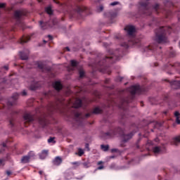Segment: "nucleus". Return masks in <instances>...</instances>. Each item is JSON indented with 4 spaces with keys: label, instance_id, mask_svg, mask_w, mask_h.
<instances>
[{
    "label": "nucleus",
    "instance_id": "f257e3e1",
    "mask_svg": "<svg viewBox=\"0 0 180 180\" xmlns=\"http://www.w3.org/2000/svg\"><path fill=\"white\" fill-rule=\"evenodd\" d=\"M173 28L169 26L160 27L155 30V41L148 46L144 49V51L147 53H153V54H158L161 52V46L158 44H164V43H168V34H171Z\"/></svg>",
    "mask_w": 180,
    "mask_h": 180
},
{
    "label": "nucleus",
    "instance_id": "f03ea898",
    "mask_svg": "<svg viewBox=\"0 0 180 180\" xmlns=\"http://www.w3.org/2000/svg\"><path fill=\"white\" fill-rule=\"evenodd\" d=\"M115 136H121L122 139L123 143H127L133 136H134V132L132 131L129 134H124V131L120 128V127H117L113 129H110L107 132H103L101 134V138L103 140H108L109 139H113Z\"/></svg>",
    "mask_w": 180,
    "mask_h": 180
},
{
    "label": "nucleus",
    "instance_id": "7ed1b4c3",
    "mask_svg": "<svg viewBox=\"0 0 180 180\" xmlns=\"http://www.w3.org/2000/svg\"><path fill=\"white\" fill-rule=\"evenodd\" d=\"M127 91L129 92V95L127 97H122L120 103L118 104V107L122 110H126V106L133 101L136 94H141L143 92V88L140 85L131 86Z\"/></svg>",
    "mask_w": 180,
    "mask_h": 180
},
{
    "label": "nucleus",
    "instance_id": "20e7f679",
    "mask_svg": "<svg viewBox=\"0 0 180 180\" xmlns=\"http://www.w3.org/2000/svg\"><path fill=\"white\" fill-rule=\"evenodd\" d=\"M18 98H19V94L18 93H15L13 94L10 100L7 101V107L5 106L4 103H1V105H0V109H8V112H10V116L8 117L10 127H15V120L16 119L18 112L11 110V107L13 106V105H16Z\"/></svg>",
    "mask_w": 180,
    "mask_h": 180
},
{
    "label": "nucleus",
    "instance_id": "39448f33",
    "mask_svg": "<svg viewBox=\"0 0 180 180\" xmlns=\"http://www.w3.org/2000/svg\"><path fill=\"white\" fill-rule=\"evenodd\" d=\"M101 113H102V109H101L99 107H96L93 110V112L86 114L85 116H82V114L79 112H75V117L77 122H78V120H81L82 124V122H84V119L85 118L88 119V117H90L91 115H100Z\"/></svg>",
    "mask_w": 180,
    "mask_h": 180
},
{
    "label": "nucleus",
    "instance_id": "423d86ee",
    "mask_svg": "<svg viewBox=\"0 0 180 180\" xmlns=\"http://www.w3.org/2000/svg\"><path fill=\"white\" fill-rule=\"evenodd\" d=\"M139 12L142 15H146L147 16H150L153 8H150L148 6V1H141L139 2Z\"/></svg>",
    "mask_w": 180,
    "mask_h": 180
},
{
    "label": "nucleus",
    "instance_id": "0eeeda50",
    "mask_svg": "<svg viewBox=\"0 0 180 180\" xmlns=\"http://www.w3.org/2000/svg\"><path fill=\"white\" fill-rule=\"evenodd\" d=\"M27 13L24 11L17 10L14 12L13 18L16 20V25L18 26H23V22H22V19H23V16H26Z\"/></svg>",
    "mask_w": 180,
    "mask_h": 180
},
{
    "label": "nucleus",
    "instance_id": "6e6552de",
    "mask_svg": "<svg viewBox=\"0 0 180 180\" xmlns=\"http://www.w3.org/2000/svg\"><path fill=\"white\" fill-rule=\"evenodd\" d=\"M108 60H110V63H115V61H118V60H120V55H116V53H115L111 56H105L103 62H98L97 64L98 67H105V63H106Z\"/></svg>",
    "mask_w": 180,
    "mask_h": 180
},
{
    "label": "nucleus",
    "instance_id": "1a4fd4ad",
    "mask_svg": "<svg viewBox=\"0 0 180 180\" xmlns=\"http://www.w3.org/2000/svg\"><path fill=\"white\" fill-rule=\"evenodd\" d=\"M23 120L25 127H27V124H30V123H33L36 120V116L32 112H25L23 115Z\"/></svg>",
    "mask_w": 180,
    "mask_h": 180
},
{
    "label": "nucleus",
    "instance_id": "9d476101",
    "mask_svg": "<svg viewBox=\"0 0 180 180\" xmlns=\"http://www.w3.org/2000/svg\"><path fill=\"white\" fill-rule=\"evenodd\" d=\"M154 146V141L148 140L146 144L145 145V148L148 151H150V150H153L154 154H158L161 153V148L159 146H155L154 148H152L151 146Z\"/></svg>",
    "mask_w": 180,
    "mask_h": 180
},
{
    "label": "nucleus",
    "instance_id": "9b49d317",
    "mask_svg": "<svg viewBox=\"0 0 180 180\" xmlns=\"http://www.w3.org/2000/svg\"><path fill=\"white\" fill-rule=\"evenodd\" d=\"M136 43L137 42H136L135 38L132 37V38H129L127 42H123L122 44H121V46L122 47H124L125 49H129V47H131V46H135Z\"/></svg>",
    "mask_w": 180,
    "mask_h": 180
},
{
    "label": "nucleus",
    "instance_id": "f8f14e48",
    "mask_svg": "<svg viewBox=\"0 0 180 180\" xmlns=\"http://www.w3.org/2000/svg\"><path fill=\"white\" fill-rule=\"evenodd\" d=\"M86 9V7L77 6L75 8H73V12L70 13V15L72 16V18H75V13H81V12L85 11Z\"/></svg>",
    "mask_w": 180,
    "mask_h": 180
},
{
    "label": "nucleus",
    "instance_id": "ddd939ff",
    "mask_svg": "<svg viewBox=\"0 0 180 180\" xmlns=\"http://www.w3.org/2000/svg\"><path fill=\"white\" fill-rule=\"evenodd\" d=\"M38 122L42 127L47 126L49 123V120L46 117V116H42L38 118Z\"/></svg>",
    "mask_w": 180,
    "mask_h": 180
},
{
    "label": "nucleus",
    "instance_id": "4468645a",
    "mask_svg": "<svg viewBox=\"0 0 180 180\" xmlns=\"http://www.w3.org/2000/svg\"><path fill=\"white\" fill-rule=\"evenodd\" d=\"M165 81H167L168 82H169V84L173 89H179V88H180V81L179 80L169 82L168 79H165Z\"/></svg>",
    "mask_w": 180,
    "mask_h": 180
},
{
    "label": "nucleus",
    "instance_id": "2eb2a0df",
    "mask_svg": "<svg viewBox=\"0 0 180 180\" xmlns=\"http://www.w3.org/2000/svg\"><path fill=\"white\" fill-rule=\"evenodd\" d=\"M124 30L127 31L128 36H133V33L136 32V28L133 25H127L125 28Z\"/></svg>",
    "mask_w": 180,
    "mask_h": 180
},
{
    "label": "nucleus",
    "instance_id": "dca6fc26",
    "mask_svg": "<svg viewBox=\"0 0 180 180\" xmlns=\"http://www.w3.org/2000/svg\"><path fill=\"white\" fill-rule=\"evenodd\" d=\"M53 86L54 89H56V91H57L58 92H60V91H61V89H63V84L59 81H56V82H53Z\"/></svg>",
    "mask_w": 180,
    "mask_h": 180
},
{
    "label": "nucleus",
    "instance_id": "f3484780",
    "mask_svg": "<svg viewBox=\"0 0 180 180\" xmlns=\"http://www.w3.org/2000/svg\"><path fill=\"white\" fill-rule=\"evenodd\" d=\"M52 162H53V165L58 167L59 165H61V164L63 162V159L60 157L57 156L53 159Z\"/></svg>",
    "mask_w": 180,
    "mask_h": 180
},
{
    "label": "nucleus",
    "instance_id": "a211bd4d",
    "mask_svg": "<svg viewBox=\"0 0 180 180\" xmlns=\"http://www.w3.org/2000/svg\"><path fill=\"white\" fill-rule=\"evenodd\" d=\"M30 40V36L23 35L22 37L20 38V44H25V43H27Z\"/></svg>",
    "mask_w": 180,
    "mask_h": 180
},
{
    "label": "nucleus",
    "instance_id": "6ab92c4d",
    "mask_svg": "<svg viewBox=\"0 0 180 180\" xmlns=\"http://www.w3.org/2000/svg\"><path fill=\"white\" fill-rule=\"evenodd\" d=\"M81 106H82V100L77 98L74 103V108L78 109V108H81Z\"/></svg>",
    "mask_w": 180,
    "mask_h": 180
},
{
    "label": "nucleus",
    "instance_id": "aec40b11",
    "mask_svg": "<svg viewBox=\"0 0 180 180\" xmlns=\"http://www.w3.org/2000/svg\"><path fill=\"white\" fill-rule=\"evenodd\" d=\"M21 164H29L30 162V158L27 155L22 156L20 160Z\"/></svg>",
    "mask_w": 180,
    "mask_h": 180
},
{
    "label": "nucleus",
    "instance_id": "412c9836",
    "mask_svg": "<svg viewBox=\"0 0 180 180\" xmlns=\"http://www.w3.org/2000/svg\"><path fill=\"white\" fill-rule=\"evenodd\" d=\"M47 155H49V150H44L40 153L39 158H41V160H44V158H46V157H47Z\"/></svg>",
    "mask_w": 180,
    "mask_h": 180
},
{
    "label": "nucleus",
    "instance_id": "4be33fe9",
    "mask_svg": "<svg viewBox=\"0 0 180 180\" xmlns=\"http://www.w3.org/2000/svg\"><path fill=\"white\" fill-rule=\"evenodd\" d=\"M20 57L21 60H27V58H29V55L25 52H20Z\"/></svg>",
    "mask_w": 180,
    "mask_h": 180
},
{
    "label": "nucleus",
    "instance_id": "5701e85b",
    "mask_svg": "<svg viewBox=\"0 0 180 180\" xmlns=\"http://www.w3.org/2000/svg\"><path fill=\"white\" fill-rule=\"evenodd\" d=\"M163 13H165L166 15V18H169V16H171V15H172V11H169V10H167L165 8H164L162 10Z\"/></svg>",
    "mask_w": 180,
    "mask_h": 180
},
{
    "label": "nucleus",
    "instance_id": "b1692460",
    "mask_svg": "<svg viewBox=\"0 0 180 180\" xmlns=\"http://www.w3.org/2000/svg\"><path fill=\"white\" fill-rule=\"evenodd\" d=\"M160 4H156L155 6H153V9H154L156 12V13H159L160 11Z\"/></svg>",
    "mask_w": 180,
    "mask_h": 180
},
{
    "label": "nucleus",
    "instance_id": "393cba45",
    "mask_svg": "<svg viewBox=\"0 0 180 180\" xmlns=\"http://www.w3.org/2000/svg\"><path fill=\"white\" fill-rule=\"evenodd\" d=\"M46 12L48 13V15H53V10L51 9V6L46 7Z\"/></svg>",
    "mask_w": 180,
    "mask_h": 180
},
{
    "label": "nucleus",
    "instance_id": "a878e982",
    "mask_svg": "<svg viewBox=\"0 0 180 180\" xmlns=\"http://www.w3.org/2000/svg\"><path fill=\"white\" fill-rule=\"evenodd\" d=\"M101 148L103 151H108L109 150V145H101Z\"/></svg>",
    "mask_w": 180,
    "mask_h": 180
},
{
    "label": "nucleus",
    "instance_id": "bb28decb",
    "mask_svg": "<svg viewBox=\"0 0 180 180\" xmlns=\"http://www.w3.org/2000/svg\"><path fill=\"white\" fill-rule=\"evenodd\" d=\"M75 154L77 155H79V157H82V155H84V150H82V148H79L78 153H76Z\"/></svg>",
    "mask_w": 180,
    "mask_h": 180
},
{
    "label": "nucleus",
    "instance_id": "cd10ccee",
    "mask_svg": "<svg viewBox=\"0 0 180 180\" xmlns=\"http://www.w3.org/2000/svg\"><path fill=\"white\" fill-rule=\"evenodd\" d=\"M79 78H84L85 77V72L84 70H79Z\"/></svg>",
    "mask_w": 180,
    "mask_h": 180
},
{
    "label": "nucleus",
    "instance_id": "c85d7f7f",
    "mask_svg": "<svg viewBox=\"0 0 180 180\" xmlns=\"http://www.w3.org/2000/svg\"><path fill=\"white\" fill-rule=\"evenodd\" d=\"M37 65H38V68H39V70H44V64L43 63V62H37Z\"/></svg>",
    "mask_w": 180,
    "mask_h": 180
},
{
    "label": "nucleus",
    "instance_id": "c756f323",
    "mask_svg": "<svg viewBox=\"0 0 180 180\" xmlns=\"http://www.w3.org/2000/svg\"><path fill=\"white\" fill-rule=\"evenodd\" d=\"M39 88V86H37V84H31V86H30V89H31V91H36V89H37Z\"/></svg>",
    "mask_w": 180,
    "mask_h": 180
},
{
    "label": "nucleus",
    "instance_id": "7c9ffc66",
    "mask_svg": "<svg viewBox=\"0 0 180 180\" xmlns=\"http://www.w3.org/2000/svg\"><path fill=\"white\" fill-rule=\"evenodd\" d=\"M27 155L29 157V158H30V160L31 158H34L35 154H34V152H33V151H30V152L27 153Z\"/></svg>",
    "mask_w": 180,
    "mask_h": 180
},
{
    "label": "nucleus",
    "instance_id": "2f4dec72",
    "mask_svg": "<svg viewBox=\"0 0 180 180\" xmlns=\"http://www.w3.org/2000/svg\"><path fill=\"white\" fill-rule=\"evenodd\" d=\"M96 11L98 13L102 12L103 11V5H100L98 7H97Z\"/></svg>",
    "mask_w": 180,
    "mask_h": 180
},
{
    "label": "nucleus",
    "instance_id": "473e14b6",
    "mask_svg": "<svg viewBox=\"0 0 180 180\" xmlns=\"http://www.w3.org/2000/svg\"><path fill=\"white\" fill-rule=\"evenodd\" d=\"M169 105L172 106V108H176L177 106L176 103H175L174 101H169Z\"/></svg>",
    "mask_w": 180,
    "mask_h": 180
},
{
    "label": "nucleus",
    "instance_id": "72a5a7b5",
    "mask_svg": "<svg viewBox=\"0 0 180 180\" xmlns=\"http://www.w3.org/2000/svg\"><path fill=\"white\" fill-rule=\"evenodd\" d=\"M70 64L72 67H77V65H78V62H77L76 60H71Z\"/></svg>",
    "mask_w": 180,
    "mask_h": 180
},
{
    "label": "nucleus",
    "instance_id": "f704fd0d",
    "mask_svg": "<svg viewBox=\"0 0 180 180\" xmlns=\"http://www.w3.org/2000/svg\"><path fill=\"white\" fill-rule=\"evenodd\" d=\"M173 68H175L176 70H179L180 68V63H175L174 65H172Z\"/></svg>",
    "mask_w": 180,
    "mask_h": 180
},
{
    "label": "nucleus",
    "instance_id": "c9c22d12",
    "mask_svg": "<svg viewBox=\"0 0 180 180\" xmlns=\"http://www.w3.org/2000/svg\"><path fill=\"white\" fill-rule=\"evenodd\" d=\"M5 165V160L4 159H0V167H4Z\"/></svg>",
    "mask_w": 180,
    "mask_h": 180
},
{
    "label": "nucleus",
    "instance_id": "e433bc0d",
    "mask_svg": "<svg viewBox=\"0 0 180 180\" xmlns=\"http://www.w3.org/2000/svg\"><path fill=\"white\" fill-rule=\"evenodd\" d=\"M44 25V22L43 21H39V26H41V29L43 30L46 29Z\"/></svg>",
    "mask_w": 180,
    "mask_h": 180
},
{
    "label": "nucleus",
    "instance_id": "4c0bfd02",
    "mask_svg": "<svg viewBox=\"0 0 180 180\" xmlns=\"http://www.w3.org/2000/svg\"><path fill=\"white\" fill-rule=\"evenodd\" d=\"M72 165H76V167H79V162H72Z\"/></svg>",
    "mask_w": 180,
    "mask_h": 180
},
{
    "label": "nucleus",
    "instance_id": "58836bf2",
    "mask_svg": "<svg viewBox=\"0 0 180 180\" xmlns=\"http://www.w3.org/2000/svg\"><path fill=\"white\" fill-rule=\"evenodd\" d=\"M48 143H56V141H54V138L51 137L48 139Z\"/></svg>",
    "mask_w": 180,
    "mask_h": 180
},
{
    "label": "nucleus",
    "instance_id": "ea45409f",
    "mask_svg": "<svg viewBox=\"0 0 180 180\" xmlns=\"http://www.w3.org/2000/svg\"><path fill=\"white\" fill-rule=\"evenodd\" d=\"M174 116H175L176 119V118H179V116H180L179 112L176 111V112H174Z\"/></svg>",
    "mask_w": 180,
    "mask_h": 180
},
{
    "label": "nucleus",
    "instance_id": "a19ab883",
    "mask_svg": "<svg viewBox=\"0 0 180 180\" xmlns=\"http://www.w3.org/2000/svg\"><path fill=\"white\" fill-rule=\"evenodd\" d=\"M110 5L111 6H115L116 5H119V2L118 1H114V2L111 3Z\"/></svg>",
    "mask_w": 180,
    "mask_h": 180
},
{
    "label": "nucleus",
    "instance_id": "79ce46f5",
    "mask_svg": "<svg viewBox=\"0 0 180 180\" xmlns=\"http://www.w3.org/2000/svg\"><path fill=\"white\" fill-rule=\"evenodd\" d=\"M6 6V4L5 3H0V8H4Z\"/></svg>",
    "mask_w": 180,
    "mask_h": 180
},
{
    "label": "nucleus",
    "instance_id": "37998d69",
    "mask_svg": "<svg viewBox=\"0 0 180 180\" xmlns=\"http://www.w3.org/2000/svg\"><path fill=\"white\" fill-rule=\"evenodd\" d=\"M22 96H26V95H27V92L26 91V90H24L22 93H21Z\"/></svg>",
    "mask_w": 180,
    "mask_h": 180
},
{
    "label": "nucleus",
    "instance_id": "c03bdc74",
    "mask_svg": "<svg viewBox=\"0 0 180 180\" xmlns=\"http://www.w3.org/2000/svg\"><path fill=\"white\" fill-rule=\"evenodd\" d=\"M122 80H123V77H118L116 79V81H120V82H122Z\"/></svg>",
    "mask_w": 180,
    "mask_h": 180
},
{
    "label": "nucleus",
    "instance_id": "a18cd8bd",
    "mask_svg": "<svg viewBox=\"0 0 180 180\" xmlns=\"http://www.w3.org/2000/svg\"><path fill=\"white\" fill-rule=\"evenodd\" d=\"M117 151H119V150H117L116 148L111 149V153H117Z\"/></svg>",
    "mask_w": 180,
    "mask_h": 180
},
{
    "label": "nucleus",
    "instance_id": "49530a36",
    "mask_svg": "<svg viewBox=\"0 0 180 180\" xmlns=\"http://www.w3.org/2000/svg\"><path fill=\"white\" fill-rule=\"evenodd\" d=\"M6 174L8 175V176L12 175V172L9 171V170H7L6 171Z\"/></svg>",
    "mask_w": 180,
    "mask_h": 180
},
{
    "label": "nucleus",
    "instance_id": "de8ad7c7",
    "mask_svg": "<svg viewBox=\"0 0 180 180\" xmlns=\"http://www.w3.org/2000/svg\"><path fill=\"white\" fill-rule=\"evenodd\" d=\"M110 82V79H105V84H109Z\"/></svg>",
    "mask_w": 180,
    "mask_h": 180
},
{
    "label": "nucleus",
    "instance_id": "09e8293b",
    "mask_svg": "<svg viewBox=\"0 0 180 180\" xmlns=\"http://www.w3.org/2000/svg\"><path fill=\"white\" fill-rule=\"evenodd\" d=\"M4 70H6V71H8V70H9V66L5 65V66H4Z\"/></svg>",
    "mask_w": 180,
    "mask_h": 180
},
{
    "label": "nucleus",
    "instance_id": "8fccbe9b",
    "mask_svg": "<svg viewBox=\"0 0 180 180\" xmlns=\"http://www.w3.org/2000/svg\"><path fill=\"white\" fill-rule=\"evenodd\" d=\"M176 122L177 123V124H180V120H179V118H176Z\"/></svg>",
    "mask_w": 180,
    "mask_h": 180
},
{
    "label": "nucleus",
    "instance_id": "3c124183",
    "mask_svg": "<svg viewBox=\"0 0 180 180\" xmlns=\"http://www.w3.org/2000/svg\"><path fill=\"white\" fill-rule=\"evenodd\" d=\"M125 117H126V115H122V117H121L122 120H124Z\"/></svg>",
    "mask_w": 180,
    "mask_h": 180
},
{
    "label": "nucleus",
    "instance_id": "603ef678",
    "mask_svg": "<svg viewBox=\"0 0 180 180\" xmlns=\"http://www.w3.org/2000/svg\"><path fill=\"white\" fill-rule=\"evenodd\" d=\"M97 169H103V166H99L98 167H97Z\"/></svg>",
    "mask_w": 180,
    "mask_h": 180
},
{
    "label": "nucleus",
    "instance_id": "864d4df0",
    "mask_svg": "<svg viewBox=\"0 0 180 180\" xmlns=\"http://www.w3.org/2000/svg\"><path fill=\"white\" fill-rule=\"evenodd\" d=\"M48 38L49 39V40H53V36L51 35H48Z\"/></svg>",
    "mask_w": 180,
    "mask_h": 180
},
{
    "label": "nucleus",
    "instance_id": "5fc2aeb1",
    "mask_svg": "<svg viewBox=\"0 0 180 180\" xmlns=\"http://www.w3.org/2000/svg\"><path fill=\"white\" fill-rule=\"evenodd\" d=\"M100 71L101 72H105V68H101V70Z\"/></svg>",
    "mask_w": 180,
    "mask_h": 180
},
{
    "label": "nucleus",
    "instance_id": "6e6d98bb",
    "mask_svg": "<svg viewBox=\"0 0 180 180\" xmlns=\"http://www.w3.org/2000/svg\"><path fill=\"white\" fill-rule=\"evenodd\" d=\"M65 50H66L67 51H70V48L68 46L65 48Z\"/></svg>",
    "mask_w": 180,
    "mask_h": 180
},
{
    "label": "nucleus",
    "instance_id": "4d7b16f0",
    "mask_svg": "<svg viewBox=\"0 0 180 180\" xmlns=\"http://www.w3.org/2000/svg\"><path fill=\"white\" fill-rule=\"evenodd\" d=\"M85 147H86V148H89V143H86Z\"/></svg>",
    "mask_w": 180,
    "mask_h": 180
},
{
    "label": "nucleus",
    "instance_id": "13d9d810",
    "mask_svg": "<svg viewBox=\"0 0 180 180\" xmlns=\"http://www.w3.org/2000/svg\"><path fill=\"white\" fill-rule=\"evenodd\" d=\"M53 2H55V4H60V1H57V0H53Z\"/></svg>",
    "mask_w": 180,
    "mask_h": 180
},
{
    "label": "nucleus",
    "instance_id": "bf43d9fd",
    "mask_svg": "<svg viewBox=\"0 0 180 180\" xmlns=\"http://www.w3.org/2000/svg\"><path fill=\"white\" fill-rule=\"evenodd\" d=\"M116 16V13H113L112 15H111V18H115Z\"/></svg>",
    "mask_w": 180,
    "mask_h": 180
},
{
    "label": "nucleus",
    "instance_id": "052dcab7",
    "mask_svg": "<svg viewBox=\"0 0 180 180\" xmlns=\"http://www.w3.org/2000/svg\"><path fill=\"white\" fill-rule=\"evenodd\" d=\"M2 146L4 147V148L6 147V143H2Z\"/></svg>",
    "mask_w": 180,
    "mask_h": 180
},
{
    "label": "nucleus",
    "instance_id": "680f3d73",
    "mask_svg": "<svg viewBox=\"0 0 180 180\" xmlns=\"http://www.w3.org/2000/svg\"><path fill=\"white\" fill-rule=\"evenodd\" d=\"M42 174H43V171H39V175H42Z\"/></svg>",
    "mask_w": 180,
    "mask_h": 180
},
{
    "label": "nucleus",
    "instance_id": "e2e57ef3",
    "mask_svg": "<svg viewBox=\"0 0 180 180\" xmlns=\"http://www.w3.org/2000/svg\"><path fill=\"white\" fill-rule=\"evenodd\" d=\"M101 164H103L102 161H100V162H98V165H101Z\"/></svg>",
    "mask_w": 180,
    "mask_h": 180
},
{
    "label": "nucleus",
    "instance_id": "0e129e2a",
    "mask_svg": "<svg viewBox=\"0 0 180 180\" xmlns=\"http://www.w3.org/2000/svg\"><path fill=\"white\" fill-rule=\"evenodd\" d=\"M164 115H167V113H168V111H165L163 112Z\"/></svg>",
    "mask_w": 180,
    "mask_h": 180
},
{
    "label": "nucleus",
    "instance_id": "69168bd1",
    "mask_svg": "<svg viewBox=\"0 0 180 180\" xmlns=\"http://www.w3.org/2000/svg\"><path fill=\"white\" fill-rule=\"evenodd\" d=\"M158 63H155V67H158Z\"/></svg>",
    "mask_w": 180,
    "mask_h": 180
},
{
    "label": "nucleus",
    "instance_id": "338daca9",
    "mask_svg": "<svg viewBox=\"0 0 180 180\" xmlns=\"http://www.w3.org/2000/svg\"><path fill=\"white\" fill-rule=\"evenodd\" d=\"M110 158H115V156H110Z\"/></svg>",
    "mask_w": 180,
    "mask_h": 180
},
{
    "label": "nucleus",
    "instance_id": "774afa93",
    "mask_svg": "<svg viewBox=\"0 0 180 180\" xmlns=\"http://www.w3.org/2000/svg\"><path fill=\"white\" fill-rule=\"evenodd\" d=\"M178 19H179V21L180 22V17L179 16L178 17Z\"/></svg>",
    "mask_w": 180,
    "mask_h": 180
}]
</instances>
